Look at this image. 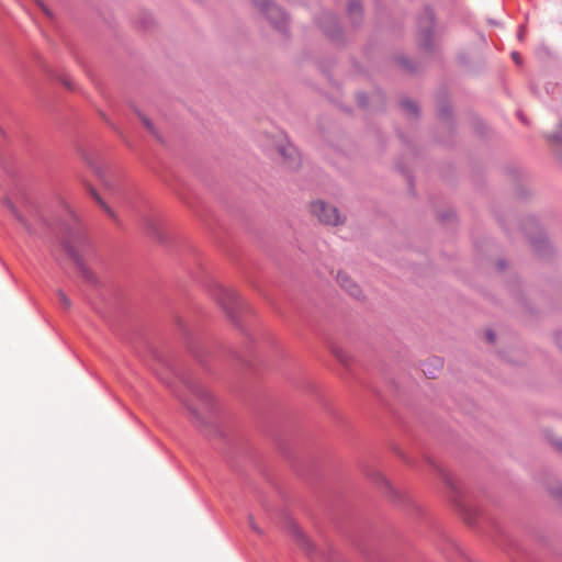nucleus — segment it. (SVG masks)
<instances>
[{
    "label": "nucleus",
    "mask_w": 562,
    "mask_h": 562,
    "mask_svg": "<svg viewBox=\"0 0 562 562\" xmlns=\"http://www.w3.org/2000/svg\"><path fill=\"white\" fill-rule=\"evenodd\" d=\"M2 203L30 235L41 234L36 225L56 235L60 234L63 246L82 278L90 284H97L95 276L83 262V257L91 251L90 240L79 225L76 214L66 202H60L63 218H57L55 222H50L46 211L31 199H26L24 202L26 215L20 212L9 198H4Z\"/></svg>",
    "instance_id": "nucleus-1"
},
{
    "label": "nucleus",
    "mask_w": 562,
    "mask_h": 562,
    "mask_svg": "<svg viewBox=\"0 0 562 562\" xmlns=\"http://www.w3.org/2000/svg\"><path fill=\"white\" fill-rule=\"evenodd\" d=\"M181 379L204 409V413L202 414L196 407L186 401H182L191 415L192 422L211 434H220L217 408L213 395L200 382L193 381L187 376H182Z\"/></svg>",
    "instance_id": "nucleus-2"
},
{
    "label": "nucleus",
    "mask_w": 562,
    "mask_h": 562,
    "mask_svg": "<svg viewBox=\"0 0 562 562\" xmlns=\"http://www.w3.org/2000/svg\"><path fill=\"white\" fill-rule=\"evenodd\" d=\"M210 291L229 319L239 327L240 316L249 310L247 303L235 290L218 283L213 284Z\"/></svg>",
    "instance_id": "nucleus-3"
},
{
    "label": "nucleus",
    "mask_w": 562,
    "mask_h": 562,
    "mask_svg": "<svg viewBox=\"0 0 562 562\" xmlns=\"http://www.w3.org/2000/svg\"><path fill=\"white\" fill-rule=\"evenodd\" d=\"M435 13L426 7L417 20V35L419 46L427 52H431L435 47Z\"/></svg>",
    "instance_id": "nucleus-4"
},
{
    "label": "nucleus",
    "mask_w": 562,
    "mask_h": 562,
    "mask_svg": "<svg viewBox=\"0 0 562 562\" xmlns=\"http://www.w3.org/2000/svg\"><path fill=\"white\" fill-rule=\"evenodd\" d=\"M266 15L272 26L281 33L288 31V15L271 0H251Z\"/></svg>",
    "instance_id": "nucleus-5"
},
{
    "label": "nucleus",
    "mask_w": 562,
    "mask_h": 562,
    "mask_svg": "<svg viewBox=\"0 0 562 562\" xmlns=\"http://www.w3.org/2000/svg\"><path fill=\"white\" fill-rule=\"evenodd\" d=\"M311 212L316 215L322 223L327 225H338L341 221L338 210L323 201L312 203Z\"/></svg>",
    "instance_id": "nucleus-6"
},
{
    "label": "nucleus",
    "mask_w": 562,
    "mask_h": 562,
    "mask_svg": "<svg viewBox=\"0 0 562 562\" xmlns=\"http://www.w3.org/2000/svg\"><path fill=\"white\" fill-rule=\"evenodd\" d=\"M317 23L329 38L336 41L340 37L341 27L336 14L325 12L318 18Z\"/></svg>",
    "instance_id": "nucleus-7"
},
{
    "label": "nucleus",
    "mask_w": 562,
    "mask_h": 562,
    "mask_svg": "<svg viewBox=\"0 0 562 562\" xmlns=\"http://www.w3.org/2000/svg\"><path fill=\"white\" fill-rule=\"evenodd\" d=\"M337 282L350 296L359 300L361 297L360 286L345 272H338Z\"/></svg>",
    "instance_id": "nucleus-8"
},
{
    "label": "nucleus",
    "mask_w": 562,
    "mask_h": 562,
    "mask_svg": "<svg viewBox=\"0 0 562 562\" xmlns=\"http://www.w3.org/2000/svg\"><path fill=\"white\" fill-rule=\"evenodd\" d=\"M291 533L296 541V543L308 554L312 555L314 552V544L310 541V539L305 536L302 529L293 524L291 525Z\"/></svg>",
    "instance_id": "nucleus-9"
},
{
    "label": "nucleus",
    "mask_w": 562,
    "mask_h": 562,
    "mask_svg": "<svg viewBox=\"0 0 562 562\" xmlns=\"http://www.w3.org/2000/svg\"><path fill=\"white\" fill-rule=\"evenodd\" d=\"M279 154L284 158L285 162L288 164L289 168H296L300 165V157L296 148L289 144L286 146H280L279 147Z\"/></svg>",
    "instance_id": "nucleus-10"
},
{
    "label": "nucleus",
    "mask_w": 562,
    "mask_h": 562,
    "mask_svg": "<svg viewBox=\"0 0 562 562\" xmlns=\"http://www.w3.org/2000/svg\"><path fill=\"white\" fill-rule=\"evenodd\" d=\"M441 477H442L443 482L447 484V486L451 490V493H452L451 497H452V501H453L456 507H458L461 512H464L465 508L461 501V491H460L459 486L457 485V483L446 472H441Z\"/></svg>",
    "instance_id": "nucleus-11"
},
{
    "label": "nucleus",
    "mask_w": 562,
    "mask_h": 562,
    "mask_svg": "<svg viewBox=\"0 0 562 562\" xmlns=\"http://www.w3.org/2000/svg\"><path fill=\"white\" fill-rule=\"evenodd\" d=\"M348 15L355 26H358L363 18V9L359 0H351L348 3Z\"/></svg>",
    "instance_id": "nucleus-12"
},
{
    "label": "nucleus",
    "mask_w": 562,
    "mask_h": 562,
    "mask_svg": "<svg viewBox=\"0 0 562 562\" xmlns=\"http://www.w3.org/2000/svg\"><path fill=\"white\" fill-rule=\"evenodd\" d=\"M442 368V360L440 358H434L430 362H424L422 364V371L430 379L436 378V372Z\"/></svg>",
    "instance_id": "nucleus-13"
},
{
    "label": "nucleus",
    "mask_w": 562,
    "mask_h": 562,
    "mask_svg": "<svg viewBox=\"0 0 562 562\" xmlns=\"http://www.w3.org/2000/svg\"><path fill=\"white\" fill-rule=\"evenodd\" d=\"M530 243L535 250L539 254H546L550 248L549 241L542 233H540L538 236L530 237Z\"/></svg>",
    "instance_id": "nucleus-14"
},
{
    "label": "nucleus",
    "mask_w": 562,
    "mask_h": 562,
    "mask_svg": "<svg viewBox=\"0 0 562 562\" xmlns=\"http://www.w3.org/2000/svg\"><path fill=\"white\" fill-rule=\"evenodd\" d=\"M91 196L100 204V206L111 216L113 220H115V214L112 211V209L102 200V198L99 195V193L90 189Z\"/></svg>",
    "instance_id": "nucleus-15"
},
{
    "label": "nucleus",
    "mask_w": 562,
    "mask_h": 562,
    "mask_svg": "<svg viewBox=\"0 0 562 562\" xmlns=\"http://www.w3.org/2000/svg\"><path fill=\"white\" fill-rule=\"evenodd\" d=\"M401 105L408 114L413 116L418 115V106L414 101L409 99H404L401 101Z\"/></svg>",
    "instance_id": "nucleus-16"
},
{
    "label": "nucleus",
    "mask_w": 562,
    "mask_h": 562,
    "mask_svg": "<svg viewBox=\"0 0 562 562\" xmlns=\"http://www.w3.org/2000/svg\"><path fill=\"white\" fill-rule=\"evenodd\" d=\"M372 481H374L376 484L385 486L390 492H393L392 486L390 485L389 481L384 477L383 474L380 472H373L372 474H369Z\"/></svg>",
    "instance_id": "nucleus-17"
},
{
    "label": "nucleus",
    "mask_w": 562,
    "mask_h": 562,
    "mask_svg": "<svg viewBox=\"0 0 562 562\" xmlns=\"http://www.w3.org/2000/svg\"><path fill=\"white\" fill-rule=\"evenodd\" d=\"M451 106L448 103L442 104L438 110V115L442 120H449L451 116Z\"/></svg>",
    "instance_id": "nucleus-18"
},
{
    "label": "nucleus",
    "mask_w": 562,
    "mask_h": 562,
    "mask_svg": "<svg viewBox=\"0 0 562 562\" xmlns=\"http://www.w3.org/2000/svg\"><path fill=\"white\" fill-rule=\"evenodd\" d=\"M57 296H58V300H59L60 305H61L65 310H67V308H69V307H70V304H71V303H70V300L67 297V295H66L63 291H60V290H59V291L57 292Z\"/></svg>",
    "instance_id": "nucleus-19"
},
{
    "label": "nucleus",
    "mask_w": 562,
    "mask_h": 562,
    "mask_svg": "<svg viewBox=\"0 0 562 562\" xmlns=\"http://www.w3.org/2000/svg\"><path fill=\"white\" fill-rule=\"evenodd\" d=\"M549 139L555 144L562 145V124L559 126L557 132L549 136Z\"/></svg>",
    "instance_id": "nucleus-20"
},
{
    "label": "nucleus",
    "mask_w": 562,
    "mask_h": 562,
    "mask_svg": "<svg viewBox=\"0 0 562 562\" xmlns=\"http://www.w3.org/2000/svg\"><path fill=\"white\" fill-rule=\"evenodd\" d=\"M146 228L149 234L159 237V232L153 220H146Z\"/></svg>",
    "instance_id": "nucleus-21"
},
{
    "label": "nucleus",
    "mask_w": 562,
    "mask_h": 562,
    "mask_svg": "<svg viewBox=\"0 0 562 562\" xmlns=\"http://www.w3.org/2000/svg\"><path fill=\"white\" fill-rule=\"evenodd\" d=\"M334 353L344 364L348 363L347 356L341 350L335 349Z\"/></svg>",
    "instance_id": "nucleus-22"
},
{
    "label": "nucleus",
    "mask_w": 562,
    "mask_h": 562,
    "mask_svg": "<svg viewBox=\"0 0 562 562\" xmlns=\"http://www.w3.org/2000/svg\"><path fill=\"white\" fill-rule=\"evenodd\" d=\"M357 99H358V102L361 106H367L368 105V97L366 93H358L357 95Z\"/></svg>",
    "instance_id": "nucleus-23"
},
{
    "label": "nucleus",
    "mask_w": 562,
    "mask_h": 562,
    "mask_svg": "<svg viewBox=\"0 0 562 562\" xmlns=\"http://www.w3.org/2000/svg\"><path fill=\"white\" fill-rule=\"evenodd\" d=\"M142 121H143L144 125L146 126V128H147L150 133H153V134H155V133H156V132H155V127H154L153 123H151L147 117L142 116Z\"/></svg>",
    "instance_id": "nucleus-24"
},
{
    "label": "nucleus",
    "mask_w": 562,
    "mask_h": 562,
    "mask_svg": "<svg viewBox=\"0 0 562 562\" xmlns=\"http://www.w3.org/2000/svg\"><path fill=\"white\" fill-rule=\"evenodd\" d=\"M485 338H486V340H487L488 342H491V344H492V342H494V341H495V339H496V335H495V333H494L492 329H487V330L485 331Z\"/></svg>",
    "instance_id": "nucleus-25"
},
{
    "label": "nucleus",
    "mask_w": 562,
    "mask_h": 562,
    "mask_svg": "<svg viewBox=\"0 0 562 562\" xmlns=\"http://www.w3.org/2000/svg\"><path fill=\"white\" fill-rule=\"evenodd\" d=\"M512 58H513V60H514L517 65H521L522 59H521V56H520V54H519V53H517V52H513V53H512Z\"/></svg>",
    "instance_id": "nucleus-26"
},
{
    "label": "nucleus",
    "mask_w": 562,
    "mask_h": 562,
    "mask_svg": "<svg viewBox=\"0 0 562 562\" xmlns=\"http://www.w3.org/2000/svg\"><path fill=\"white\" fill-rule=\"evenodd\" d=\"M249 526L250 528L258 532V533H261V530L259 529V527L256 525V522L254 521L252 517H249Z\"/></svg>",
    "instance_id": "nucleus-27"
},
{
    "label": "nucleus",
    "mask_w": 562,
    "mask_h": 562,
    "mask_svg": "<svg viewBox=\"0 0 562 562\" xmlns=\"http://www.w3.org/2000/svg\"><path fill=\"white\" fill-rule=\"evenodd\" d=\"M40 4V7L42 8V10L44 11V13L47 15V16H52V13L50 11L48 10V8L41 1L36 0Z\"/></svg>",
    "instance_id": "nucleus-28"
},
{
    "label": "nucleus",
    "mask_w": 562,
    "mask_h": 562,
    "mask_svg": "<svg viewBox=\"0 0 562 562\" xmlns=\"http://www.w3.org/2000/svg\"><path fill=\"white\" fill-rule=\"evenodd\" d=\"M555 341L560 349H562V331L557 333Z\"/></svg>",
    "instance_id": "nucleus-29"
},
{
    "label": "nucleus",
    "mask_w": 562,
    "mask_h": 562,
    "mask_svg": "<svg viewBox=\"0 0 562 562\" xmlns=\"http://www.w3.org/2000/svg\"><path fill=\"white\" fill-rule=\"evenodd\" d=\"M190 352L192 353V356H193V357H195L199 361H201V362H202V358H201V356H200L199 351H198V350H195V348H194V347H190Z\"/></svg>",
    "instance_id": "nucleus-30"
},
{
    "label": "nucleus",
    "mask_w": 562,
    "mask_h": 562,
    "mask_svg": "<svg viewBox=\"0 0 562 562\" xmlns=\"http://www.w3.org/2000/svg\"><path fill=\"white\" fill-rule=\"evenodd\" d=\"M553 494H554L557 497H562V488H557L555 491H553Z\"/></svg>",
    "instance_id": "nucleus-31"
},
{
    "label": "nucleus",
    "mask_w": 562,
    "mask_h": 562,
    "mask_svg": "<svg viewBox=\"0 0 562 562\" xmlns=\"http://www.w3.org/2000/svg\"><path fill=\"white\" fill-rule=\"evenodd\" d=\"M272 18L277 22H281L282 21L281 18L277 13H272Z\"/></svg>",
    "instance_id": "nucleus-32"
},
{
    "label": "nucleus",
    "mask_w": 562,
    "mask_h": 562,
    "mask_svg": "<svg viewBox=\"0 0 562 562\" xmlns=\"http://www.w3.org/2000/svg\"><path fill=\"white\" fill-rule=\"evenodd\" d=\"M524 30H525V29H524V26H521V27H520V31H519V33H518V38H519V40H521V38H522V36H524Z\"/></svg>",
    "instance_id": "nucleus-33"
},
{
    "label": "nucleus",
    "mask_w": 562,
    "mask_h": 562,
    "mask_svg": "<svg viewBox=\"0 0 562 562\" xmlns=\"http://www.w3.org/2000/svg\"><path fill=\"white\" fill-rule=\"evenodd\" d=\"M554 445H555L559 449H562V440H558L557 442H554Z\"/></svg>",
    "instance_id": "nucleus-34"
},
{
    "label": "nucleus",
    "mask_w": 562,
    "mask_h": 562,
    "mask_svg": "<svg viewBox=\"0 0 562 562\" xmlns=\"http://www.w3.org/2000/svg\"><path fill=\"white\" fill-rule=\"evenodd\" d=\"M498 266H499V268H501V269H504V268H505V262H504L503 260H501V261L498 262Z\"/></svg>",
    "instance_id": "nucleus-35"
},
{
    "label": "nucleus",
    "mask_w": 562,
    "mask_h": 562,
    "mask_svg": "<svg viewBox=\"0 0 562 562\" xmlns=\"http://www.w3.org/2000/svg\"><path fill=\"white\" fill-rule=\"evenodd\" d=\"M518 115H519V119H520L522 122H526V121H525V117H524V115H522V114H520V113H519Z\"/></svg>",
    "instance_id": "nucleus-36"
},
{
    "label": "nucleus",
    "mask_w": 562,
    "mask_h": 562,
    "mask_svg": "<svg viewBox=\"0 0 562 562\" xmlns=\"http://www.w3.org/2000/svg\"><path fill=\"white\" fill-rule=\"evenodd\" d=\"M403 65H404L405 67H408V64H407V61H406V60H403Z\"/></svg>",
    "instance_id": "nucleus-37"
}]
</instances>
